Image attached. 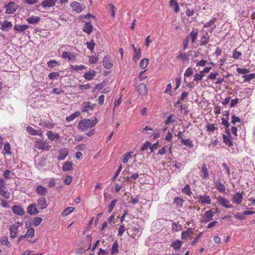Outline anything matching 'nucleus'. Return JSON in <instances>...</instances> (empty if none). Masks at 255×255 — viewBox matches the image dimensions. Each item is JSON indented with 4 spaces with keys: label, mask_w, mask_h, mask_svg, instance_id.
<instances>
[{
    "label": "nucleus",
    "mask_w": 255,
    "mask_h": 255,
    "mask_svg": "<svg viewBox=\"0 0 255 255\" xmlns=\"http://www.w3.org/2000/svg\"><path fill=\"white\" fill-rule=\"evenodd\" d=\"M210 36L208 35V33H206V35H203L201 39V44L202 45H205L209 42Z\"/></svg>",
    "instance_id": "obj_42"
},
{
    "label": "nucleus",
    "mask_w": 255,
    "mask_h": 255,
    "mask_svg": "<svg viewBox=\"0 0 255 255\" xmlns=\"http://www.w3.org/2000/svg\"><path fill=\"white\" fill-rule=\"evenodd\" d=\"M203 76L204 75L201 73H196L194 76V80L196 81L201 80Z\"/></svg>",
    "instance_id": "obj_54"
},
{
    "label": "nucleus",
    "mask_w": 255,
    "mask_h": 255,
    "mask_svg": "<svg viewBox=\"0 0 255 255\" xmlns=\"http://www.w3.org/2000/svg\"><path fill=\"white\" fill-rule=\"evenodd\" d=\"M42 221V219L40 217H36L33 220V224L35 226L39 225Z\"/></svg>",
    "instance_id": "obj_53"
},
{
    "label": "nucleus",
    "mask_w": 255,
    "mask_h": 255,
    "mask_svg": "<svg viewBox=\"0 0 255 255\" xmlns=\"http://www.w3.org/2000/svg\"><path fill=\"white\" fill-rule=\"evenodd\" d=\"M186 14L187 16L189 17L193 15L195 11L194 8L193 7V5L192 4H187L186 6Z\"/></svg>",
    "instance_id": "obj_29"
},
{
    "label": "nucleus",
    "mask_w": 255,
    "mask_h": 255,
    "mask_svg": "<svg viewBox=\"0 0 255 255\" xmlns=\"http://www.w3.org/2000/svg\"><path fill=\"white\" fill-rule=\"evenodd\" d=\"M58 153L57 159L59 161H61L65 159L66 157L68 155L69 152L67 149L63 148L58 151Z\"/></svg>",
    "instance_id": "obj_11"
},
{
    "label": "nucleus",
    "mask_w": 255,
    "mask_h": 255,
    "mask_svg": "<svg viewBox=\"0 0 255 255\" xmlns=\"http://www.w3.org/2000/svg\"><path fill=\"white\" fill-rule=\"evenodd\" d=\"M148 61L147 58H143L142 59L139 64L140 67L143 69H145L148 64Z\"/></svg>",
    "instance_id": "obj_46"
},
{
    "label": "nucleus",
    "mask_w": 255,
    "mask_h": 255,
    "mask_svg": "<svg viewBox=\"0 0 255 255\" xmlns=\"http://www.w3.org/2000/svg\"><path fill=\"white\" fill-rule=\"evenodd\" d=\"M181 143L182 144L186 145L190 148L193 146L192 141L189 139H183L181 140Z\"/></svg>",
    "instance_id": "obj_41"
},
{
    "label": "nucleus",
    "mask_w": 255,
    "mask_h": 255,
    "mask_svg": "<svg viewBox=\"0 0 255 255\" xmlns=\"http://www.w3.org/2000/svg\"><path fill=\"white\" fill-rule=\"evenodd\" d=\"M40 18L38 16L32 15L27 18V21L30 24H36L39 22Z\"/></svg>",
    "instance_id": "obj_28"
},
{
    "label": "nucleus",
    "mask_w": 255,
    "mask_h": 255,
    "mask_svg": "<svg viewBox=\"0 0 255 255\" xmlns=\"http://www.w3.org/2000/svg\"><path fill=\"white\" fill-rule=\"evenodd\" d=\"M193 232L190 228H188V230L185 232H183L181 234V238L182 239H187L189 237L193 235Z\"/></svg>",
    "instance_id": "obj_31"
},
{
    "label": "nucleus",
    "mask_w": 255,
    "mask_h": 255,
    "mask_svg": "<svg viewBox=\"0 0 255 255\" xmlns=\"http://www.w3.org/2000/svg\"><path fill=\"white\" fill-rule=\"evenodd\" d=\"M37 203L38 207L41 210L45 209L48 206L46 199L43 197H40L37 200Z\"/></svg>",
    "instance_id": "obj_12"
},
{
    "label": "nucleus",
    "mask_w": 255,
    "mask_h": 255,
    "mask_svg": "<svg viewBox=\"0 0 255 255\" xmlns=\"http://www.w3.org/2000/svg\"><path fill=\"white\" fill-rule=\"evenodd\" d=\"M35 146L38 149L43 150H49L51 147L47 142L42 141L40 139H38L36 141Z\"/></svg>",
    "instance_id": "obj_2"
},
{
    "label": "nucleus",
    "mask_w": 255,
    "mask_h": 255,
    "mask_svg": "<svg viewBox=\"0 0 255 255\" xmlns=\"http://www.w3.org/2000/svg\"><path fill=\"white\" fill-rule=\"evenodd\" d=\"M12 212L18 216H22L24 214V211L19 205H14L12 207Z\"/></svg>",
    "instance_id": "obj_14"
},
{
    "label": "nucleus",
    "mask_w": 255,
    "mask_h": 255,
    "mask_svg": "<svg viewBox=\"0 0 255 255\" xmlns=\"http://www.w3.org/2000/svg\"><path fill=\"white\" fill-rule=\"evenodd\" d=\"M117 201L118 200L117 199H115L110 203L108 206V212L109 213H111L113 210L114 208L115 207L116 204L117 202Z\"/></svg>",
    "instance_id": "obj_50"
},
{
    "label": "nucleus",
    "mask_w": 255,
    "mask_h": 255,
    "mask_svg": "<svg viewBox=\"0 0 255 255\" xmlns=\"http://www.w3.org/2000/svg\"><path fill=\"white\" fill-rule=\"evenodd\" d=\"M27 213L31 215H35L39 213V211L36 207V204H32L27 208Z\"/></svg>",
    "instance_id": "obj_13"
},
{
    "label": "nucleus",
    "mask_w": 255,
    "mask_h": 255,
    "mask_svg": "<svg viewBox=\"0 0 255 255\" xmlns=\"http://www.w3.org/2000/svg\"><path fill=\"white\" fill-rule=\"evenodd\" d=\"M198 202L202 204H210L211 203V199L209 195L204 194L198 196Z\"/></svg>",
    "instance_id": "obj_6"
},
{
    "label": "nucleus",
    "mask_w": 255,
    "mask_h": 255,
    "mask_svg": "<svg viewBox=\"0 0 255 255\" xmlns=\"http://www.w3.org/2000/svg\"><path fill=\"white\" fill-rule=\"evenodd\" d=\"M70 6L75 11L80 13L85 8V5L83 3L80 4L77 1H73L71 3Z\"/></svg>",
    "instance_id": "obj_4"
},
{
    "label": "nucleus",
    "mask_w": 255,
    "mask_h": 255,
    "mask_svg": "<svg viewBox=\"0 0 255 255\" xmlns=\"http://www.w3.org/2000/svg\"><path fill=\"white\" fill-rule=\"evenodd\" d=\"M62 57L65 59H67L69 60H72L75 59V56L70 52L64 51L62 53Z\"/></svg>",
    "instance_id": "obj_22"
},
{
    "label": "nucleus",
    "mask_w": 255,
    "mask_h": 255,
    "mask_svg": "<svg viewBox=\"0 0 255 255\" xmlns=\"http://www.w3.org/2000/svg\"><path fill=\"white\" fill-rule=\"evenodd\" d=\"M97 123L98 119L96 118L94 120L84 119L79 122L77 128L79 130L83 131L94 128Z\"/></svg>",
    "instance_id": "obj_1"
},
{
    "label": "nucleus",
    "mask_w": 255,
    "mask_h": 255,
    "mask_svg": "<svg viewBox=\"0 0 255 255\" xmlns=\"http://www.w3.org/2000/svg\"><path fill=\"white\" fill-rule=\"evenodd\" d=\"M71 67L72 70H82L85 69L86 67L84 65H71Z\"/></svg>",
    "instance_id": "obj_52"
},
{
    "label": "nucleus",
    "mask_w": 255,
    "mask_h": 255,
    "mask_svg": "<svg viewBox=\"0 0 255 255\" xmlns=\"http://www.w3.org/2000/svg\"><path fill=\"white\" fill-rule=\"evenodd\" d=\"M183 242L180 240H176L172 244L171 247L175 250H177L180 248L182 245Z\"/></svg>",
    "instance_id": "obj_40"
},
{
    "label": "nucleus",
    "mask_w": 255,
    "mask_h": 255,
    "mask_svg": "<svg viewBox=\"0 0 255 255\" xmlns=\"http://www.w3.org/2000/svg\"><path fill=\"white\" fill-rule=\"evenodd\" d=\"M125 226L124 224L120 226L118 233V236H122L123 235L125 231Z\"/></svg>",
    "instance_id": "obj_57"
},
{
    "label": "nucleus",
    "mask_w": 255,
    "mask_h": 255,
    "mask_svg": "<svg viewBox=\"0 0 255 255\" xmlns=\"http://www.w3.org/2000/svg\"><path fill=\"white\" fill-rule=\"evenodd\" d=\"M169 6L171 7L174 8V10L176 13L179 12L180 8L178 3L177 2L176 0H170L169 2Z\"/></svg>",
    "instance_id": "obj_25"
},
{
    "label": "nucleus",
    "mask_w": 255,
    "mask_h": 255,
    "mask_svg": "<svg viewBox=\"0 0 255 255\" xmlns=\"http://www.w3.org/2000/svg\"><path fill=\"white\" fill-rule=\"evenodd\" d=\"M93 107V105L91 102H84L82 107V112H87L89 110H92Z\"/></svg>",
    "instance_id": "obj_23"
},
{
    "label": "nucleus",
    "mask_w": 255,
    "mask_h": 255,
    "mask_svg": "<svg viewBox=\"0 0 255 255\" xmlns=\"http://www.w3.org/2000/svg\"><path fill=\"white\" fill-rule=\"evenodd\" d=\"M46 135L48 138L51 141L57 140L60 138L58 133H54L52 131H48L46 133Z\"/></svg>",
    "instance_id": "obj_18"
},
{
    "label": "nucleus",
    "mask_w": 255,
    "mask_h": 255,
    "mask_svg": "<svg viewBox=\"0 0 255 255\" xmlns=\"http://www.w3.org/2000/svg\"><path fill=\"white\" fill-rule=\"evenodd\" d=\"M136 90L138 94L141 96H146L147 94V90L146 85L144 83H140L136 87Z\"/></svg>",
    "instance_id": "obj_7"
},
{
    "label": "nucleus",
    "mask_w": 255,
    "mask_h": 255,
    "mask_svg": "<svg viewBox=\"0 0 255 255\" xmlns=\"http://www.w3.org/2000/svg\"><path fill=\"white\" fill-rule=\"evenodd\" d=\"M95 73L94 70L86 72L84 74L83 77L86 80L90 81L93 79L95 76Z\"/></svg>",
    "instance_id": "obj_26"
},
{
    "label": "nucleus",
    "mask_w": 255,
    "mask_h": 255,
    "mask_svg": "<svg viewBox=\"0 0 255 255\" xmlns=\"http://www.w3.org/2000/svg\"><path fill=\"white\" fill-rule=\"evenodd\" d=\"M0 242L1 244L7 246H8L9 244V242L8 241V238L6 237H2L0 239Z\"/></svg>",
    "instance_id": "obj_56"
},
{
    "label": "nucleus",
    "mask_w": 255,
    "mask_h": 255,
    "mask_svg": "<svg viewBox=\"0 0 255 255\" xmlns=\"http://www.w3.org/2000/svg\"><path fill=\"white\" fill-rule=\"evenodd\" d=\"M36 192L41 196H45L47 192V189L41 185H38L36 188Z\"/></svg>",
    "instance_id": "obj_19"
},
{
    "label": "nucleus",
    "mask_w": 255,
    "mask_h": 255,
    "mask_svg": "<svg viewBox=\"0 0 255 255\" xmlns=\"http://www.w3.org/2000/svg\"><path fill=\"white\" fill-rule=\"evenodd\" d=\"M182 192L186 195L190 196L192 194V191L190 185L186 184L182 189Z\"/></svg>",
    "instance_id": "obj_34"
},
{
    "label": "nucleus",
    "mask_w": 255,
    "mask_h": 255,
    "mask_svg": "<svg viewBox=\"0 0 255 255\" xmlns=\"http://www.w3.org/2000/svg\"><path fill=\"white\" fill-rule=\"evenodd\" d=\"M34 235V230L33 228L28 229L26 233L24 235L26 238H32Z\"/></svg>",
    "instance_id": "obj_48"
},
{
    "label": "nucleus",
    "mask_w": 255,
    "mask_h": 255,
    "mask_svg": "<svg viewBox=\"0 0 255 255\" xmlns=\"http://www.w3.org/2000/svg\"><path fill=\"white\" fill-rule=\"evenodd\" d=\"M55 0H44L41 3V5L43 7H50L55 4Z\"/></svg>",
    "instance_id": "obj_21"
},
{
    "label": "nucleus",
    "mask_w": 255,
    "mask_h": 255,
    "mask_svg": "<svg viewBox=\"0 0 255 255\" xmlns=\"http://www.w3.org/2000/svg\"><path fill=\"white\" fill-rule=\"evenodd\" d=\"M241 122V119L236 117L235 115H233L232 116V122L231 123L233 124V125H235L236 123H240Z\"/></svg>",
    "instance_id": "obj_62"
},
{
    "label": "nucleus",
    "mask_w": 255,
    "mask_h": 255,
    "mask_svg": "<svg viewBox=\"0 0 255 255\" xmlns=\"http://www.w3.org/2000/svg\"><path fill=\"white\" fill-rule=\"evenodd\" d=\"M213 216L214 213L212 212L211 210L205 212L203 217L202 223L205 224L212 220Z\"/></svg>",
    "instance_id": "obj_9"
},
{
    "label": "nucleus",
    "mask_w": 255,
    "mask_h": 255,
    "mask_svg": "<svg viewBox=\"0 0 255 255\" xmlns=\"http://www.w3.org/2000/svg\"><path fill=\"white\" fill-rule=\"evenodd\" d=\"M113 65V62L109 57L106 56L104 58L103 66L105 68L110 69L112 67Z\"/></svg>",
    "instance_id": "obj_17"
},
{
    "label": "nucleus",
    "mask_w": 255,
    "mask_h": 255,
    "mask_svg": "<svg viewBox=\"0 0 255 255\" xmlns=\"http://www.w3.org/2000/svg\"><path fill=\"white\" fill-rule=\"evenodd\" d=\"M207 130L209 131L214 132L217 129L214 124H209L206 126Z\"/></svg>",
    "instance_id": "obj_58"
},
{
    "label": "nucleus",
    "mask_w": 255,
    "mask_h": 255,
    "mask_svg": "<svg viewBox=\"0 0 255 255\" xmlns=\"http://www.w3.org/2000/svg\"><path fill=\"white\" fill-rule=\"evenodd\" d=\"M243 77L244 78L245 81H250L255 77L254 74H250L249 75H245Z\"/></svg>",
    "instance_id": "obj_55"
},
{
    "label": "nucleus",
    "mask_w": 255,
    "mask_h": 255,
    "mask_svg": "<svg viewBox=\"0 0 255 255\" xmlns=\"http://www.w3.org/2000/svg\"><path fill=\"white\" fill-rule=\"evenodd\" d=\"M10 145L8 142H5L4 144V150L5 151V152L7 154H11V152L10 151Z\"/></svg>",
    "instance_id": "obj_59"
},
{
    "label": "nucleus",
    "mask_w": 255,
    "mask_h": 255,
    "mask_svg": "<svg viewBox=\"0 0 255 255\" xmlns=\"http://www.w3.org/2000/svg\"><path fill=\"white\" fill-rule=\"evenodd\" d=\"M19 225L20 223L19 222H17L10 227L9 231L10 238L14 239L17 236Z\"/></svg>",
    "instance_id": "obj_3"
},
{
    "label": "nucleus",
    "mask_w": 255,
    "mask_h": 255,
    "mask_svg": "<svg viewBox=\"0 0 255 255\" xmlns=\"http://www.w3.org/2000/svg\"><path fill=\"white\" fill-rule=\"evenodd\" d=\"M141 57V49L139 48L138 50H135L134 53V55L133 56V60L136 62Z\"/></svg>",
    "instance_id": "obj_44"
},
{
    "label": "nucleus",
    "mask_w": 255,
    "mask_h": 255,
    "mask_svg": "<svg viewBox=\"0 0 255 255\" xmlns=\"http://www.w3.org/2000/svg\"><path fill=\"white\" fill-rule=\"evenodd\" d=\"M218 202L222 206L226 208H231L233 207V206L230 203L229 201L221 196L218 197Z\"/></svg>",
    "instance_id": "obj_5"
},
{
    "label": "nucleus",
    "mask_w": 255,
    "mask_h": 255,
    "mask_svg": "<svg viewBox=\"0 0 255 255\" xmlns=\"http://www.w3.org/2000/svg\"><path fill=\"white\" fill-rule=\"evenodd\" d=\"M95 45V44L94 43L93 40H92L90 42H87V47L91 51L94 49Z\"/></svg>",
    "instance_id": "obj_61"
},
{
    "label": "nucleus",
    "mask_w": 255,
    "mask_h": 255,
    "mask_svg": "<svg viewBox=\"0 0 255 255\" xmlns=\"http://www.w3.org/2000/svg\"><path fill=\"white\" fill-rule=\"evenodd\" d=\"M58 76L59 74L58 72H51L49 74L48 77L51 80H54Z\"/></svg>",
    "instance_id": "obj_64"
},
{
    "label": "nucleus",
    "mask_w": 255,
    "mask_h": 255,
    "mask_svg": "<svg viewBox=\"0 0 255 255\" xmlns=\"http://www.w3.org/2000/svg\"><path fill=\"white\" fill-rule=\"evenodd\" d=\"M215 186L217 190L221 193H223L226 190V187L221 183L220 180H217L214 182Z\"/></svg>",
    "instance_id": "obj_15"
},
{
    "label": "nucleus",
    "mask_w": 255,
    "mask_h": 255,
    "mask_svg": "<svg viewBox=\"0 0 255 255\" xmlns=\"http://www.w3.org/2000/svg\"><path fill=\"white\" fill-rule=\"evenodd\" d=\"M59 63L56 60H50L47 62V66L49 68H53L57 65H59Z\"/></svg>",
    "instance_id": "obj_49"
},
{
    "label": "nucleus",
    "mask_w": 255,
    "mask_h": 255,
    "mask_svg": "<svg viewBox=\"0 0 255 255\" xmlns=\"http://www.w3.org/2000/svg\"><path fill=\"white\" fill-rule=\"evenodd\" d=\"M5 13L7 14L13 13L17 9L18 5H15L13 2H9L6 6Z\"/></svg>",
    "instance_id": "obj_8"
},
{
    "label": "nucleus",
    "mask_w": 255,
    "mask_h": 255,
    "mask_svg": "<svg viewBox=\"0 0 255 255\" xmlns=\"http://www.w3.org/2000/svg\"><path fill=\"white\" fill-rule=\"evenodd\" d=\"M91 88V84L88 83L87 84L84 85H80L79 86V88L80 90L83 91L84 90H87Z\"/></svg>",
    "instance_id": "obj_60"
},
{
    "label": "nucleus",
    "mask_w": 255,
    "mask_h": 255,
    "mask_svg": "<svg viewBox=\"0 0 255 255\" xmlns=\"http://www.w3.org/2000/svg\"><path fill=\"white\" fill-rule=\"evenodd\" d=\"M119 251V245L117 241H116L113 244L111 250V254L113 255L116 253H118Z\"/></svg>",
    "instance_id": "obj_45"
},
{
    "label": "nucleus",
    "mask_w": 255,
    "mask_h": 255,
    "mask_svg": "<svg viewBox=\"0 0 255 255\" xmlns=\"http://www.w3.org/2000/svg\"><path fill=\"white\" fill-rule=\"evenodd\" d=\"M201 171L202 173V177L204 179H209V176L207 168L205 165L204 164L201 167Z\"/></svg>",
    "instance_id": "obj_36"
},
{
    "label": "nucleus",
    "mask_w": 255,
    "mask_h": 255,
    "mask_svg": "<svg viewBox=\"0 0 255 255\" xmlns=\"http://www.w3.org/2000/svg\"><path fill=\"white\" fill-rule=\"evenodd\" d=\"M14 175V173L9 170H5L4 171L3 176L6 179H9Z\"/></svg>",
    "instance_id": "obj_38"
},
{
    "label": "nucleus",
    "mask_w": 255,
    "mask_h": 255,
    "mask_svg": "<svg viewBox=\"0 0 255 255\" xmlns=\"http://www.w3.org/2000/svg\"><path fill=\"white\" fill-rule=\"evenodd\" d=\"M184 200L180 197H175L174 199L173 204H175L177 208H181L183 206Z\"/></svg>",
    "instance_id": "obj_32"
},
{
    "label": "nucleus",
    "mask_w": 255,
    "mask_h": 255,
    "mask_svg": "<svg viewBox=\"0 0 255 255\" xmlns=\"http://www.w3.org/2000/svg\"><path fill=\"white\" fill-rule=\"evenodd\" d=\"M26 130L30 134L33 135H38L40 136H42V133L40 130H36L30 126H28L26 128Z\"/></svg>",
    "instance_id": "obj_16"
},
{
    "label": "nucleus",
    "mask_w": 255,
    "mask_h": 255,
    "mask_svg": "<svg viewBox=\"0 0 255 255\" xmlns=\"http://www.w3.org/2000/svg\"><path fill=\"white\" fill-rule=\"evenodd\" d=\"M74 210V208L72 207H67L62 213V215L65 217L72 213Z\"/></svg>",
    "instance_id": "obj_43"
},
{
    "label": "nucleus",
    "mask_w": 255,
    "mask_h": 255,
    "mask_svg": "<svg viewBox=\"0 0 255 255\" xmlns=\"http://www.w3.org/2000/svg\"><path fill=\"white\" fill-rule=\"evenodd\" d=\"M176 58L183 61H188L189 60L188 54L183 52H181L178 56H177Z\"/></svg>",
    "instance_id": "obj_35"
},
{
    "label": "nucleus",
    "mask_w": 255,
    "mask_h": 255,
    "mask_svg": "<svg viewBox=\"0 0 255 255\" xmlns=\"http://www.w3.org/2000/svg\"><path fill=\"white\" fill-rule=\"evenodd\" d=\"M132 153H133V152H132V151H130L129 152L126 153L125 155L124 158H123V162L124 163H127L128 159L131 157Z\"/></svg>",
    "instance_id": "obj_51"
},
{
    "label": "nucleus",
    "mask_w": 255,
    "mask_h": 255,
    "mask_svg": "<svg viewBox=\"0 0 255 255\" xmlns=\"http://www.w3.org/2000/svg\"><path fill=\"white\" fill-rule=\"evenodd\" d=\"M198 30L197 29L192 30L189 35V37L191 38L192 43H194L197 37Z\"/></svg>",
    "instance_id": "obj_37"
},
{
    "label": "nucleus",
    "mask_w": 255,
    "mask_h": 255,
    "mask_svg": "<svg viewBox=\"0 0 255 255\" xmlns=\"http://www.w3.org/2000/svg\"><path fill=\"white\" fill-rule=\"evenodd\" d=\"M0 195L5 199H9L10 197V192L7 190H4L2 189L0 190Z\"/></svg>",
    "instance_id": "obj_47"
},
{
    "label": "nucleus",
    "mask_w": 255,
    "mask_h": 255,
    "mask_svg": "<svg viewBox=\"0 0 255 255\" xmlns=\"http://www.w3.org/2000/svg\"><path fill=\"white\" fill-rule=\"evenodd\" d=\"M192 74H193L192 69L190 67H189L186 70V71L184 74V75L185 77H189L190 75H191Z\"/></svg>",
    "instance_id": "obj_63"
},
{
    "label": "nucleus",
    "mask_w": 255,
    "mask_h": 255,
    "mask_svg": "<svg viewBox=\"0 0 255 255\" xmlns=\"http://www.w3.org/2000/svg\"><path fill=\"white\" fill-rule=\"evenodd\" d=\"M29 28V26L26 24H23V25H18L15 24L14 26V29L15 30L17 31L21 32L25 30L26 29Z\"/></svg>",
    "instance_id": "obj_30"
},
{
    "label": "nucleus",
    "mask_w": 255,
    "mask_h": 255,
    "mask_svg": "<svg viewBox=\"0 0 255 255\" xmlns=\"http://www.w3.org/2000/svg\"><path fill=\"white\" fill-rule=\"evenodd\" d=\"M227 133L228 136H226L225 134L223 135V141L226 144L228 145L229 146H232L233 145V143L230 139V133L229 131H227Z\"/></svg>",
    "instance_id": "obj_20"
},
{
    "label": "nucleus",
    "mask_w": 255,
    "mask_h": 255,
    "mask_svg": "<svg viewBox=\"0 0 255 255\" xmlns=\"http://www.w3.org/2000/svg\"><path fill=\"white\" fill-rule=\"evenodd\" d=\"M73 169V164L71 161H66L64 162L62 170L63 171H69Z\"/></svg>",
    "instance_id": "obj_27"
},
{
    "label": "nucleus",
    "mask_w": 255,
    "mask_h": 255,
    "mask_svg": "<svg viewBox=\"0 0 255 255\" xmlns=\"http://www.w3.org/2000/svg\"><path fill=\"white\" fill-rule=\"evenodd\" d=\"M83 30L88 34L92 33L93 31V26L90 22H86L84 24Z\"/></svg>",
    "instance_id": "obj_24"
},
{
    "label": "nucleus",
    "mask_w": 255,
    "mask_h": 255,
    "mask_svg": "<svg viewBox=\"0 0 255 255\" xmlns=\"http://www.w3.org/2000/svg\"><path fill=\"white\" fill-rule=\"evenodd\" d=\"M80 112H76L74 113L71 114L70 116H68L66 118V120L70 122L72 121H73L75 118L78 117L80 115Z\"/></svg>",
    "instance_id": "obj_39"
},
{
    "label": "nucleus",
    "mask_w": 255,
    "mask_h": 255,
    "mask_svg": "<svg viewBox=\"0 0 255 255\" xmlns=\"http://www.w3.org/2000/svg\"><path fill=\"white\" fill-rule=\"evenodd\" d=\"M12 25L11 22L7 20H4L2 23L1 24L0 29L3 30H7V28H10Z\"/></svg>",
    "instance_id": "obj_33"
},
{
    "label": "nucleus",
    "mask_w": 255,
    "mask_h": 255,
    "mask_svg": "<svg viewBox=\"0 0 255 255\" xmlns=\"http://www.w3.org/2000/svg\"><path fill=\"white\" fill-rule=\"evenodd\" d=\"M243 199V196L242 194L240 192H237L233 195L232 200L233 203L238 205L242 202Z\"/></svg>",
    "instance_id": "obj_10"
}]
</instances>
